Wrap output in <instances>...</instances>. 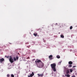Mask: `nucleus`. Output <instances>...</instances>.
I'll return each instance as SVG.
<instances>
[{
	"label": "nucleus",
	"instance_id": "1",
	"mask_svg": "<svg viewBox=\"0 0 77 77\" xmlns=\"http://www.w3.org/2000/svg\"><path fill=\"white\" fill-rule=\"evenodd\" d=\"M35 62L37 65V67H38V68H41L44 67V63L41 62V60H40L37 59L35 60Z\"/></svg>",
	"mask_w": 77,
	"mask_h": 77
},
{
	"label": "nucleus",
	"instance_id": "2",
	"mask_svg": "<svg viewBox=\"0 0 77 77\" xmlns=\"http://www.w3.org/2000/svg\"><path fill=\"white\" fill-rule=\"evenodd\" d=\"M18 60V57H14L13 59L12 58V56H10V57L9 60L11 63H12L14 62H15L16 61H17V60Z\"/></svg>",
	"mask_w": 77,
	"mask_h": 77
},
{
	"label": "nucleus",
	"instance_id": "3",
	"mask_svg": "<svg viewBox=\"0 0 77 77\" xmlns=\"http://www.w3.org/2000/svg\"><path fill=\"white\" fill-rule=\"evenodd\" d=\"M56 65L55 63H54L51 65V66L52 68V69L53 70L54 72H56Z\"/></svg>",
	"mask_w": 77,
	"mask_h": 77
},
{
	"label": "nucleus",
	"instance_id": "4",
	"mask_svg": "<svg viewBox=\"0 0 77 77\" xmlns=\"http://www.w3.org/2000/svg\"><path fill=\"white\" fill-rule=\"evenodd\" d=\"M5 60V59H4L3 58H2L0 59V63H2L3 61Z\"/></svg>",
	"mask_w": 77,
	"mask_h": 77
},
{
	"label": "nucleus",
	"instance_id": "5",
	"mask_svg": "<svg viewBox=\"0 0 77 77\" xmlns=\"http://www.w3.org/2000/svg\"><path fill=\"white\" fill-rule=\"evenodd\" d=\"M37 75H38V77L41 76V77H42L44 76V73H42L41 74H38Z\"/></svg>",
	"mask_w": 77,
	"mask_h": 77
},
{
	"label": "nucleus",
	"instance_id": "6",
	"mask_svg": "<svg viewBox=\"0 0 77 77\" xmlns=\"http://www.w3.org/2000/svg\"><path fill=\"white\" fill-rule=\"evenodd\" d=\"M49 58L50 60H52L53 59V56L52 55H51L49 56Z\"/></svg>",
	"mask_w": 77,
	"mask_h": 77
},
{
	"label": "nucleus",
	"instance_id": "7",
	"mask_svg": "<svg viewBox=\"0 0 77 77\" xmlns=\"http://www.w3.org/2000/svg\"><path fill=\"white\" fill-rule=\"evenodd\" d=\"M34 75V72H32V74H31L29 76L30 77H33Z\"/></svg>",
	"mask_w": 77,
	"mask_h": 77
},
{
	"label": "nucleus",
	"instance_id": "8",
	"mask_svg": "<svg viewBox=\"0 0 77 77\" xmlns=\"http://www.w3.org/2000/svg\"><path fill=\"white\" fill-rule=\"evenodd\" d=\"M62 61H60L58 63V65H60L61 63H62Z\"/></svg>",
	"mask_w": 77,
	"mask_h": 77
},
{
	"label": "nucleus",
	"instance_id": "9",
	"mask_svg": "<svg viewBox=\"0 0 77 77\" xmlns=\"http://www.w3.org/2000/svg\"><path fill=\"white\" fill-rule=\"evenodd\" d=\"M65 76H66L67 77H70V75L69 74H66L65 75Z\"/></svg>",
	"mask_w": 77,
	"mask_h": 77
},
{
	"label": "nucleus",
	"instance_id": "10",
	"mask_svg": "<svg viewBox=\"0 0 77 77\" xmlns=\"http://www.w3.org/2000/svg\"><path fill=\"white\" fill-rule=\"evenodd\" d=\"M33 35L34 36H36L37 35H38V33H34Z\"/></svg>",
	"mask_w": 77,
	"mask_h": 77
},
{
	"label": "nucleus",
	"instance_id": "11",
	"mask_svg": "<svg viewBox=\"0 0 77 77\" xmlns=\"http://www.w3.org/2000/svg\"><path fill=\"white\" fill-rule=\"evenodd\" d=\"M69 65L72 64V62L71 61H69Z\"/></svg>",
	"mask_w": 77,
	"mask_h": 77
},
{
	"label": "nucleus",
	"instance_id": "12",
	"mask_svg": "<svg viewBox=\"0 0 77 77\" xmlns=\"http://www.w3.org/2000/svg\"><path fill=\"white\" fill-rule=\"evenodd\" d=\"M69 71L68 70H67L66 71V74H69Z\"/></svg>",
	"mask_w": 77,
	"mask_h": 77
},
{
	"label": "nucleus",
	"instance_id": "13",
	"mask_svg": "<svg viewBox=\"0 0 77 77\" xmlns=\"http://www.w3.org/2000/svg\"><path fill=\"white\" fill-rule=\"evenodd\" d=\"M70 72H72V71H73V70L72 69H70Z\"/></svg>",
	"mask_w": 77,
	"mask_h": 77
},
{
	"label": "nucleus",
	"instance_id": "14",
	"mask_svg": "<svg viewBox=\"0 0 77 77\" xmlns=\"http://www.w3.org/2000/svg\"><path fill=\"white\" fill-rule=\"evenodd\" d=\"M57 57L58 59H59V58H60V56L59 55H57Z\"/></svg>",
	"mask_w": 77,
	"mask_h": 77
},
{
	"label": "nucleus",
	"instance_id": "15",
	"mask_svg": "<svg viewBox=\"0 0 77 77\" xmlns=\"http://www.w3.org/2000/svg\"><path fill=\"white\" fill-rule=\"evenodd\" d=\"M60 37L62 38H64V36L63 35H61Z\"/></svg>",
	"mask_w": 77,
	"mask_h": 77
},
{
	"label": "nucleus",
	"instance_id": "16",
	"mask_svg": "<svg viewBox=\"0 0 77 77\" xmlns=\"http://www.w3.org/2000/svg\"><path fill=\"white\" fill-rule=\"evenodd\" d=\"M71 67H72V65H69V68H71Z\"/></svg>",
	"mask_w": 77,
	"mask_h": 77
},
{
	"label": "nucleus",
	"instance_id": "17",
	"mask_svg": "<svg viewBox=\"0 0 77 77\" xmlns=\"http://www.w3.org/2000/svg\"><path fill=\"white\" fill-rule=\"evenodd\" d=\"M72 29V26H71L70 27V30H71V29Z\"/></svg>",
	"mask_w": 77,
	"mask_h": 77
},
{
	"label": "nucleus",
	"instance_id": "18",
	"mask_svg": "<svg viewBox=\"0 0 77 77\" xmlns=\"http://www.w3.org/2000/svg\"><path fill=\"white\" fill-rule=\"evenodd\" d=\"M7 77H10V75H9V74H7Z\"/></svg>",
	"mask_w": 77,
	"mask_h": 77
},
{
	"label": "nucleus",
	"instance_id": "19",
	"mask_svg": "<svg viewBox=\"0 0 77 77\" xmlns=\"http://www.w3.org/2000/svg\"><path fill=\"white\" fill-rule=\"evenodd\" d=\"M11 77H14V75L13 74L11 75Z\"/></svg>",
	"mask_w": 77,
	"mask_h": 77
},
{
	"label": "nucleus",
	"instance_id": "20",
	"mask_svg": "<svg viewBox=\"0 0 77 77\" xmlns=\"http://www.w3.org/2000/svg\"><path fill=\"white\" fill-rule=\"evenodd\" d=\"M9 56H8L7 57V58H9Z\"/></svg>",
	"mask_w": 77,
	"mask_h": 77
},
{
	"label": "nucleus",
	"instance_id": "21",
	"mask_svg": "<svg viewBox=\"0 0 77 77\" xmlns=\"http://www.w3.org/2000/svg\"><path fill=\"white\" fill-rule=\"evenodd\" d=\"M26 59H30V58H29V57H28L26 58Z\"/></svg>",
	"mask_w": 77,
	"mask_h": 77
},
{
	"label": "nucleus",
	"instance_id": "22",
	"mask_svg": "<svg viewBox=\"0 0 77 77\" xmlns=\"http://www.w3.org/2000/svg\"><path fill=\"white\" fill-rule=\"evenodd\" d=\"M72 77H75V76L74 75H73L72 76Z\"/></svg>",
	"mask_w": 77,
	"mask_h": 77
},
{
	"label": "nucleus",
	"instance_id": "23",
	"mask_svg": "<svg viewBox=\"0 0 77 77\" xmlns=\"http://www.w3.org/2000/svg\"><path fill=\"white\" fill-rule=\"evenodd\" d=\"M74 67H76V66H73V67L74 68Z\"/></svg>",
	"mask_w": 77,
	"mask_h": 77
},
{
	"label": "nucleus",
	"instance_id": "24",
	"mask_svg": "<svg viewBox=\"0 0 77 77\" xmlns=\"http://www.w3.org/2000/svg\"><path fill=\"white\" fill-rule=\"evenodd\" d=\"M5 57H7V56H5Z\"/></svg>",
	"mask_w": 77,
	"mask_h": 77
},
{
	"label": "nucleus",
	"instance_id": "25",
	"mask_svg": "<svg viewBox=\"0 0 77 77\" xmlns=\"http://www.w3.org/2000/svg\"><path fill=\"white\" fill-rule=\"evenodd\" d=\"M56 25H57V23H56Z\"/></svg>",
	"mask_w": 77,
	"mask_h": 77
},
{
	"label": "nucleus",
	"instance_id": "26",
	"mask_svg": "<svg viewBox=\"0 0 77 77\" xmlns=\"http://www.w3.org/2000/svg\"><path fill=\"white\" fill-rule=\"evenodd\" d=\"M33 60H35V59H33Z\"/></svg>",
	"mask_w": 77,
	"mask_h": 77
}]
</instances>
